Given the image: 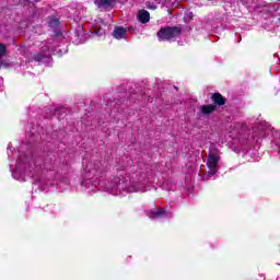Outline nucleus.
<instances>
[{"label": "nucleus", "mask_w": 280, "mask_h": 280, "mask_svg": "<svg viewBox=\"0 0 280 280\" xmlns=\"http://www.w3.org/2000/svg\"><path fill=\"white\" fill-rule=\"evenodd\" d=\"M212 102H214V104H218V106H224L225 104L224 97L221 96L220 93H214L212 95Z\"/></svg>", "instance_id": "nucleus-9"}, {"label": "nucleus", "mask_w": 280, "mask_h": 280, "mask_svg": "<svg viewBox=\"0 0 280 280\" xmlns=\"http://www.w3.org/2000/svg\"><path fill=\"white\" fill-rule=\"evenodd\" d=\"M25 174H27V163L25 160L19 159L16 161L15 171L13 172L12 176L15 180H25Z\"/></svg>", "instance_id": "nucleus-3"}, {"label": "nucleus", "mask_w": 280, "mask_h": 280, "mask_svg": "<svg viewBox=\"0 0 280 280\" xmlns=\"http://www.w3.org/2000/svg\"><path fill=\"white\" fill-rule=\"evenodd\" d=\"M3 82V79L2 78H0V84Z\"/></svg>", "instance_id": "nucleus-15"}, {"label": "nucleus", "mask_w": 280, "mask_h": 280, "mask_svg": "<svg viewBox=\"0 0 280 280\" xmlns=\"http://www.w3.org/2000/svg\"><path fill=\"white\" fill-rule=\"evenodd\" d=\"M92 174H95V170L91 171Z\"/></svg>", "instance_id": "nucleus-16"}, {"label": "nucleus", "mask_w": 280, "mask_h": 280, "mask_svg": "<svg viewBox=\"0 0 280 280\" xmlns=\"http://www.w3.org/2000/svg\"><path fill=\"white\" fill-rule=\"evenodd\" d=\"M91 183V180H84L83 184L84 185H89Z\"/></svg>", "instance_id": "nucleus-14"}, {"label": "nucleus", "mask_w": 280, "mask_h": 280, "mask_svg": "<svg viewBox=\"0 0 280 280\" xmlns=\"http://www.w3.org/2000/svg\"><path fill=\"white\" fill-rule=\"evenodd\" d=\"M218 163H220V155L211 153L207 161L208 176H215L218 174Z\"/></svg>", "instance_id": "nucleus-4"}, {"label": "nucleus", "mask_w": 280, "mask_h": 280, "mask_svg": "<svg viewBox=\"0 0 280 280\" xmlns=\"http://www.w3.org/2000/svg\"><path fill=\"white\" fill-rule=\"evenodd\" d=\"M5 45L4 44H0V58H3V56H5Z\"/></svg>", "instance_id": "nucleus-12"}, {"label": "nucleus", "mask_w": 280, "mask_h": 280, "mask_svg": "<svg viewBox=\"0 0 280 280\" xmlns=\"http://www.w3.org/2000/svg\"><path fill=\"white\" fill-rule=\"evenodd\" d=\"M115 3V0H100L101 5H113Z\"/></svg>", "instance_id": "nucleus-11"}, {"label": "nucleus", "mask_w": 280, "mask_h": 280, "mask_svg": "<svg viewBox=\"0 0 280 280\" xmlns=\"http://www.w3.org/2000/svg\"><path fill=\"white\" fill-rule=\"evenodd\" d=\"M167 212L164 209L151 210L147 213L148 218L151 220H156V218H163Z\"/></svg>", "instance_id": "nucleus-6"}, {"label": "nucleus", "mask_w": 280, "mask_h": 280, "mask_svg": "<svg viewBox=\"0 0 280 280\" xmlns=\"http://www.w3.org/2000/svg\"><path fill=\"white\" fill-rule=\"evenodd\" d=\"M114 183H115L114 186L108 187L109 191H112V194H114V196H117V194H118L115 191H121V189L128 191L129 194H135L137 191H141L143 194L147 191L145 186L141 182H133L130 185H128L127 184L128 182H126L124 179L116 178L114 180Z\"/></svg>", "instance_id": "nucleus-1"}, {"label": "nucleus", "mask_w": 280, "mask_h": 280, "mask_svg": "<svg viewBox=\"0 0 280 280\" xmlns=\"http://www.w3.org/2000/svg\"><path fill=\"white\" fill-rule=\"evenodd\" d=\"M0 91H2L1 85H0Z\"/></svg>", "instance_id": "nucleus-17"}, {"label": "nucleus", "mask_w": 280, "mask_h": 280, "mask_svg": "<svg viewBox=\"0 0 280 280\" xmlns=\"http://www.w3.org/2000/svg\"><path fill=\"white\" fill-rule=\"evenodd\" d=\"M180 34H183V30L178 26L164 27L158 32V38H160V40H174V38H178Z\"/></svg>", "instance_id": "nucleus-2"}, {"label": "nucleus", "mask_w": 280, "mask_h": 280, "mask_svg": "<svg viewBox=\"0 0 280 280\" xmlns=\"http://www.w3.org/2000/svg\"><path fill=\"white\" fill-rule=\"evenodd\" d=\"M51 56V52H48V54H37L34 56V60H36L37 62H42L43 59L45 58H50Z\"/></svg>", "instance_id": "nucleus-10"}, {"label": "nucleus", "mask_w": 280, "mask_h": 280, "mask_svg": "<svg viewBox=\"0 0 280 280\" xmlns=\"http://www.w3.org/2000/svg\"><path fill=\"white\" fill-rule=\"evenodd\" d=\"M138 21H140V23H149L150 22V12L145 11V10H140L138 12Z\"/></svg>", "instance_id": "nucleus-8"}, {"label": "nucleus", "mask_w": 280, "mask_h": 280, "mask_svg": "<svg viewBox=\"0 0 280 280\" xmlns=\"http://www.w3.org/2000/svg\"><path fill=\"white\" fill-rule=\"evenodd\" d=\"M215 110V105H201L199 106L198 117H209Z\"/></svg>", "instance_id": "nucleus-5"}, {"label": "nucleus", "mask_w": 280, "mask_h": 280, "mask_svg": "<svg viewBox=\"0 0 280 280\" xmlns=\"http://www.w3.org/2000/svg\"><path fill=\"white\" fill-rule=\"evenodd\" d=\"M57 25H58V20H52L49 22L50 27H57Z\"/></svg>", "instance_id": "nucleus-13"}, {"label": "nucleus", "mask_w": 280, "mask_h": 280, "mask_svg": "<svg viewBox=\"0 0 280 280\" xmlns=\"http://www.w3.org/2000/svg\"><path fill=\"white\" fill-rule=\"evenodd\" d=\"M235 132H237V131H234L233 135H235Z\"/></svg>", "instance_id": "nucleus-18"}, {"label": "nucleus", "mask_w": 280, "mask_h": 280, "mask_svg": "<svg viewBox=\"0 0 280 280\" xmlns=\"http://www.w3.org/2000/svg\"><path fill=\"white\" fill-rule=\"evenodd\" d=\"M126 28L118 26L114 30L113 36L114 38H117V40H121V38H126Z\"/></svg>", "instance_id": "nucleus-7"}]
</instances>
